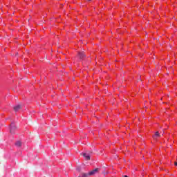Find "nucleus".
<instances>
[{"instance_id": "obj_7", "label": "nucleus", "mask_w": 177, "mask_h": 177, "mask_svg": "<svg viewBox=\"0 0 177 177\" xmlns=\"http://www.w3.org/2000/svg\"><path fill=\"white\" fill-rule=\"evenodd\" d=\"M89 176V173H82L78 177H88Z\"/></svg>"}, {"instance_id": "obj_11", "label": "nucleus", "mask_w": 177, "mask_h": 177, "mask_svg": "<svg viewBox=\"0 0 177 177\" xmlns=\"http://www.w3.org/2000/svg\"><path fill=\"white\" fill-rule=\"evenodd\" d=\"M174 165H176V167H177V162H174Z\"/></svg>"}, {"instance_id": "obj_13", "label": "nucleus", "mask_w": 177, "mask_h": 177, "mask_svg": "<svg viewBox=\"0 0 177 177\" xmlns=\"http://www.w3.org/2000/svg\"><path fill=\"white\" fill-rule=\"evenodd\" d=\"M124 177H128V176H124Z\"/></svg>"}, {"instance_id": "obj_10", "label": "nucleus", "mask_w": 177, "mask_h": 177, "mask_svg": "<svg viewBox=\"0 0 177 177\" xmlns=\"http://www.w3.org/2000/svg\"><path fill=\"white\" fill-rule=\"evenodd\" d=\"M160 133H162V136L164 135L165 132L164 131H161Z\"/></svg>"}, {"instance_id": "obj_1", "label": "nucleus", "mask_w": 177, "mask_h": 177, "mask_svg": "<svg viewBox=\"0 0 177 177\" xmlns=\"http://www.w3.org/2000/svg\"><path fill=\"white\" fill-rule=\"evenodd\" d=\"M17 130V127H16V124H15L14 122H12L10 128V133H15V132H16Z\"/></svg>"}, {"instance_id": "obj_4", "label": "nucleus", "mask_w": 177, "mask_h": 177, "mask_svg": "<svg viewBox=\"0 0 177 177\" xmlns=\"http://www.w3.org/2000/svg\"><path fill=\"white\" fill-rule=\"evenodd\" d=\"M152 138L154 140H157L158 138H161V133L160 132L156 131L153 136H152Z\"/></svg>"}, {"instance_id": "obj_8", "label": "nucleus", "mask_w": 177, "mask_h": 177, "mask_svg": "<svg viewBox=\"0 0 177 177\" xmlns=\"http://www.w3.org/2000/svg\"><path fill=\"white\" fill-rule=\"evenodd\" d=\"M15 146H17V147H20L21 146V141H17L15 143Z\"/></svg>"}, {"instance_id": "obj_12", "label": "nucleus", "mask_w": 177, "mask_h": 177, "mask_svg": "<svg viewBox=\"0 0 177 177\" xmlns=\"http://www.w3.org/2000/svg\"><path fill=\"white\" fill-rule=\"evenodd\" d=\"M89 2H91V1H92V0H88Z\"/></svg>"}, {"instance_id": "obj_5", "label": "nucleus", "mask_w": 177, "mask_h": 177, "mask_svg": "<svg viewBox=\"0 0 177 177\" xmlns=\"http://www.w3.org/2000/svg\"><path fill=\"white\" fill-rule=\"evenodd\" d=\"M78 56L80 59H85V57H86V55H85V53L84 52H79Z\"/></svg>"}, {"instance_id": "obj_3", "label": "nucleus", "mask_w": 177, "mask_h": 177, "mask_svg": "<svg viewBox=\"0 0 177 177\" xmlns=\"http://www.w3.org/2000/svg\"><path fill=\"white\" fill-rule=\"evenodd\" d=\"M22 107L23 106L21 105L18 104L13 107V110L14 111H15V113H17V111H19V110H21Z\"/></svg>"}, {"instance_id": "obj_9", "label": "nucleus", "mask_w": 177, "mask_h": 177, "mask_svg": "<svg viewBox=\"0 0 177 177\" xmlns=\"http://www.w3.org/2000/svg\"><path fill=\"white\" fill-rule=\"evenodd\" d=\"M77 169L79 172H81V168H77Z\"/></svg>"}, {"instance_id": "obj_6", "label": "nucleus", "mask_w": 177, "mask_h": 177, "mask_svg": "<svg viewBox=\"0 0 177 177\" xmlns=\"http://www.w3.org/2000/svg\"><path fill=\"white\" fill-rule=\"evenodd\" d=\"M83 157H84L85 160H86L87 161L91 160V156H89V154L84 153H82Z\"/></svg>"}, {"instance_id": "obj_2", "label": "nucleus", "mask_w": 177, "mask_h": 177, "mask_svg": "<svg viewBox=\"0 0 177 177\" xmlns=\"http://www.w3.org/2000/svg\"><path fill=\"white\" fill-rule=\"evenodd\" d=\"M100 171V168H95L93 169L91 171L88 172L89 176H92L93 175H96Z\"/></svg>"}]
</instances>
